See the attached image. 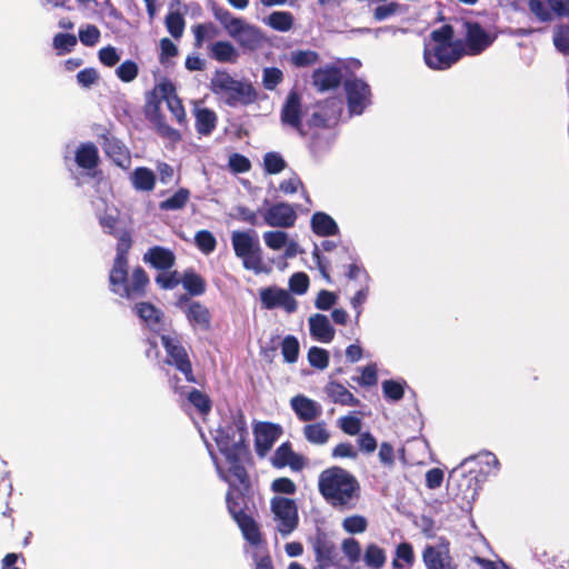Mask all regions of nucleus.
Listing matches in <instances>:
<instances>
[{
	"mask_svg": "<svg viewBox=\"0 0 569 569\" xmlns=\"http://www.w3.org/2000/svg\"><path fill=\"white\" fill-rule=\"evenodd\" d=\"M212 436L228 465L227 468L221 466L216 455L209 449L219 477L229 487L239 486L247 489L249 487V479L244 467L241 465V459L248 451V429L243 415L237 412L224 417L219 427L212 432Z\"/></svg>",
	"mask_w": 569,
	"mask_h": 569,
	"instance_id": "obj_1",
	"label": "nucleus"
},
{
	"mask_svg": "<svg viewBox=\"0 0 569 569\" xmlns=\"http://www.w3.org/2000/svg\"><path fill=\"white\" fill-rule=\"evenodd\" d=\"M166 101L169 111L172 113L179 124H184L187 120L186 110L183 104L176 92V87L168 80H162L154 86L152 91L147 97L144 113L148 121L152 124L156 132L164 140L171 148L181 140V134L178 130L170 127L164 117L160 112V104Z\"/></svg>",
	"mask_w": 569,
	"mask_h": 569,
	"instance_id": "obj_2",
	"label": "nucleus"
},
{
	"mask_svg": "<svg viewBox=\"0 0 569 569\" xmlns=\"http://www.w3.org/2000/svg\"><path fill=\"white\" fill-rule=\"evenodd\" d=\"M131 248V238L128 232H122L118 237L117 256L113 267L110 271L109 281L112 292L127 299H137L144 293L149 282L146 271L137 267L130 278L128 277L127 253Z\"/></svg>",
	"mask_w": 569,
	"mask_h": 569,
	"instance_id": "obj_3",
	"label": "nucleus"
},
{
	"mask_svg": "<svg viewBox=\"0 0 569 569\" xmlns=\"http://www.w3.org/2000/svg\"><path fill=\"white\" fill-rule=\"evenodd\" d=\"M318 488L323 499L340 510L355 508L360 496V485L356 477L340 467L323 470L319 476Z\"/></svg>",
	"mask_w": 569,
	"mask_h": 569,
	"instance_id": "obj_4",
	"label": "nucleus"
},
{
	"mask_svg": "<svg viewBox=\"0 0 569 569\" xmlns=\"http://www.w3.org/2000/svg\"><path fill=\"white\" fill-rule=\"evenodd\" d=\"M226 502L230 515L241 529L244 539L253 547L252 553H267L257 522L242 510L243 492L238 486L229 487Z\"/></svg>",
	"mask_w": 569,
	"mask_h": 569,
	"instance_id": "obj_5",
	"label": "nucleus"
},
{
	"mask_svg": "<svg viewBox=\"0 0 569 569\" xmlns=\"http://www.w3.org/2000/svg\"><path fill=\"white\" fill-rule=\"evenodd\" d=\"M211 90L231 107L249 104L257 99V92L251 83L237 80L223 70L214 72L211 78Z\"/></svg>",
	"mask_w": 569,
	"mask_h": 569,
	"instance_id": "obj_6",
	"label": "nucleus"
},
{
	"mask_svg": "<svg viewBox=\"0 0 569 569\" xmlns=\"http://www.w3.org/2000/svg\"><path fill=\"white\" fill-rule=\"evenodd\" d=\"M231 243L236 256L241 259L244 269L251 270L256 274L267 272L256 231H233L231 234Z\"/></svg>",
	"mask_w": 569,
	"mask_h": 569,
	"instance_id": "obj_7",
	"label": "nucleus"
},
{
	"mask_svg": "<svg viewBox=\"0 0 569 569\" xmlns=\"http://www.w3.org/2000/svg\"><path fill=\"white\" fill-rule=\"evenodd\" d=\"M270 511L276 530L282 537L289 536L297 529L299 513L296 500L289 497L273 496L270 499Z\"/></svg>",
	"mask_w": 569,
	"mask_h": 569,
	"instance_id": "obj_8",
	"label": "nucleus"
},
{
	"mask_svg": "<svg viewBox=\"0 0 569 569\" xmlns=\"http://www.w3.org/2000/svg\"><path fill=\"white\" fill-rule=\"evenodd\" d=\"M161 342L168 355V363L174 365L179 371H181L187 381L196 382L192 373L191 362L188 358L186 349L182 347L180 339L177 333H161Z\"/></svg>",
	"mask_w": 569,
	"mask_h": 569,
	"instance_id": "obj_9",
	"label": "nucleus"
},
{
	"mask_svg": "<svg viewBox=\"0 0 569 569\" xmlns=\"http://www.w3.org/2000/svg\"><path fill=\"white\" fill-rule=\"evenodd\" d=\"M425 61L431 69L443 70L450 68L461 56V46H426Z\"/></svg>",
	"mask_w": 569,
	"mask_h": 569,
	"instance_id": "obj_10",
	"label": "nucleus"
},
{
	"mask_svg": "<svg viewBox=\"0 0 569 569\" xmlns=\"http://www.w3.org/2000/svg\"><path fill=\"white\" fill-rule=\"evenodd\" d=\"M348 107L351 114H361L371 103L369 86L361 79H348L345 82Z\"/></svg>",
	"mask_w": 569,
	"mask_h": 569,
	"instance_id": "obj_11",
	"label": "nucleus"
},
{
	"mask_svg": "<svg viewBox=\"0 0 569 569\" xmlns=\"http://www.w3.org/2000/svg\"><path fill=\"white\" fill-rule=\"evenodd\" d=\"M423 562L428 569H456L449 549V541L439 538L435 546H427L422 553Z\"/></svg>",
	"mask_w": 569,
	"mask_h": 569,
	"instance_id": "obj_12",
	"label": "nucleus"
},
{
	"mask_svg": "<svg viewBox=\"0 0 569 569\" xmlns=\"http://www.w3.org/2000/svg\"><path fill=\"white\" fill-rule=\"evenodd\" d=\"M229 36L243 51H256L262 48L266 42V37L262 31L244 20H242Z\"/></svg>",
	"mask_w": 569,
	"mask_h": 569,
	"instance_id": "obj_13",
	"label": "nucleus"
},
{
	"mask_svg": "<svg viewBox=\"0 0 569 569\" xmlns=\"http://www.w3.org/2000/svg\"><path fill=\"white\" fill-rule=\"evenodd\" d=\"M262 217L268 226L277 228L293 227L297 220L295 207L286 202L270 206L262 211Z\"/></svg>",
	"mask_w": 569,
	"mask_h": 569,
	"instance_id": "obj_14",
	"label": "nucleus"
},
{
	"mask_svg": "<svg viewBox=\"0 0 569 569\" xmlns=\"http://www.w3.org/2000/svg\"><path fill=\"white\" fill-rule=\"evenodd\" d=\"M260 300L267 309L283 308L288 313L297 309V301L290 292L277 287L260 290Z\"/></svg>",
	"mask_w": 569,
	"mask_h": 569,
	"instance_id": "obj_15",
	"label": "nucleus"
},
{
	"mask_svg": "<svg viewBox=\"0 0 569 569\" xmlns=\"http://www.w3.org/2000/svg\"><path fill=\"white\" fill-rule=\"evenodd\" d=\"M281 432L282 430L278 425L271 422L257 423L253 429L257 453L264 457L279 439Z\"/></svg>",
	"mask_w": 569,
	"mask_h": 569,
	"instance_id": "obj_16",
	"label": "nucleus"
},
{
	"mask_svg": "<svg viewBox=\"0 0 569 569\" xmlns=\"http://www.w3.org/2000/svg\"><path fill=\"white\" fill-rule=\"evenodd\" d=\"M188 7L181 0H171L169 3V12L166 16L164 24L168 32L174 38L180 39L183 34L186 21L183 16L187 13Z\"/></svg>",
	"mask_w": 569,
	"mask_h": 569,
	"instance_id": "obj_17",
	"label": "nucleus"
},
{
	"mask_svg": "<svg viewBox=\"0 0 569 569\" xmlns=\"http://www.w3.org/2000/svg\"><path fill=\"white\" fill-rule=\"evenodd\" d=\"M301 114L300 97L296 91H291L281 110V122L282 124L289 126L303 134Z\"/></svg>",
	"mask_w": 569,
	"mask_h": 569,
	"instance_id": "obj_18",
	"label": "nucleus"
},
{
	"mask_svg": "<svg viewBox=\"0 0 569 569\" xmlns=\"http://www.w3.org/2000/svg\"><path fill=\"white\" fill-rule=\"evenodd\" d=\"M210 59L219 63H236L240 57L238 48L228 40H217L206 46Z\"/></svg>",
	"mask_w": 569,
	"mask_h": 569,
	"instance_id": "obj_19",
	"label": "nucleus"
},
{
	"mask_svg": "<svg viewBox=\"0 0 569 569\" xmlns=\"http://www.w3.org/2000/svg\"><path fill=\"white\" fill-rule=\"evenodd\" d=\"M495 39H496L495 34L488 33L478 23H468L467 24L468 53L479 54L486 48H488L493 42Z\"/></svg>",
	"mask_w": 569,
	"mask_h": 569,
	"instance_id": "obj_20",
	"label": "nucleus"
},
{
	"mask_svg": "<svg viewBox=\"0 0 569 569\" xmlns=\"http://www.w3.org/2000/svg\"><path fill=\"white\" fill-rule=\"evenodd\" d=\"M290 406L301 421H312L322 415L321 405L303 395L291 398Z\"/></svg>",
	"mask_w": 569,
	"mask_h": 569,
	"instance_id": "obj_21",
	"label": "nucleus"
},
{
	"mask_svg": "<svg viewBox=\"0 0 569 569\" xmlns=\"http://www.w3.org/2000/svg\"><path fill=\"white\" fill-rule=\"evenodd\" d=\"M183 312L188 322L194 330H209L211 325V315L209 309L198 301H190Z\"/></svg>",
	"mask_w": 569,
	"mask_h": 569,
	"instance_id": "obj_22",
	"label": "nucleus"
},
{
	"mask_svg": "<svg viewBox=\"0 0 569 569\" xmlns=\"http://www.w3.org/2000/svg\"><path fill=\"white\" fill-rule=\"evenodd\" d=\"M311 337L322 343H329L335 338V328L327 316L316 313L308 320Z\"/></svg>",
	"mask_w": 569,
	"mask_h": 569,
	"instance_id": "obj_23",
	"label": "nucleus"
},
{
	"mask_svg": "<svg viewBox=\"0 0 569 569\" xmlns=\"http://www.w3.org/2000/svg\"><path fill=\"white\" fill-rule=\"evenodd\" d=\"M340 110V101L336 99L327 100L323 106H319L318 110L312 113L309 123L313 127L329 126L337 120Z\"/></svg>",
	"mask_w": 569,
	"mask_h": 569,
	"instance_id": "obj_24",
	"label": "nucleus"
},
{
	"mask_svg": "<svg viewBox=\"0 0 569 569\" xmlns=\"http://www.w3.org/2000/svg\"><path fill=\"white\" fill-rule=\"evenodd\" d=\"M271 463L278 469L289 466L292 470L298 471L303 468V459L292 451L289 442H284L277 448L271 458Z\"/></svg>",
	"mask_w": 569,
	"mask_h": 569,
	"instance_id": "obj_25",
	"label": "nucleus"
},
{
	"mask_svg": "<svg viewBox=\"0 0 569 569\" xmlns=\"http://www.w3.org/2000/svg\"><path fill=\"white\" fill-rule=\"evenodd\" d=\"M340 80L341 71L337 67L319 68L312 74L313 84L320 91H326L338 87Z\"/></svg>",
	"mask_w": 569,
	"mask_h": 569,
	"instance_id": "obj_26",
	"label": "nucleus"
},
{
	"mask_svg": "<svg viewBox=\"0 0 569 569\" xmlns=\"http://www.w3.org/2000/svg\"><path fill=\"white\" fill-rule=\"evenodd\" d=\"M143 260L157 269L167 270L174 264L176 257L171 250L156 246L144 253Z\"/></svg>",
	"mask_w": 569,
	"mask_h": 569,
	"instance_id": "obj_27",
	"label": "nucleus"
},
{
	"mask_svg": "<svg viewBox=\"0 0 569 569\" xmlns=\"http://www.w3.org/2000/svg\"><path fill=\"white\" fill-rule=\"evenodd\" d=\"M134 310L139 318L154 332L162 333L163 321L161 312L150 303L136 305Z\"/></svg>",
	"mask_w": 569,
	"mask_h": 569,
	"instance_id": "obj_28",
	"label": "nucleus"
},
{
	"mask_svg": "<svg viewBox=\"0 0 569 569\" xmlns=\"http://www.w3.org/2000/svg\"><path fill=\"white\" fill-rule=\"evenodd\" d=\"M325 392L335 403L351 407L359 405V400L339 382L329 381L325 387Z\"/></svg>",
	"mask_w": 569,
	"mask_h": 569,
	"instance_id": "obj_29",
	"label": "nucleus"
},
{
	"mask_svg": "<svg viewBox=\"0 0 569 569\" xmlns=\"http://www.w3.org/2000/svg\"><path fill=\"white\" fill-rule=\"evenodd\" d=\"M132 187L138 191H152L156 186V174L147 167H138L130 174Z\"/></svg>",
	"mask_w": 569,
	"mask_h": 569,
	"instance_id": "obj_30",
	"label": "nucleus"
},
{
	"mask_svg": "<svg viewBox=\"0 0 569 569\" xmlns=\"http://www.w3.org/2000/svg\"><path fill=\"white\" fill-rule=\"evenodd\" d=\"M194 47L202 48L210 42L217 41L220 30L213 22H203L192 27Z\"/></svg>",
	"mask_w": 569,
	"mask_h": 569,
	"instance_id": "obj_31",
	"label": "nucleus"
},
{
	"mask_svg": "<svg viewBox=\"0 0 569 569\" xmlns=\"http://www.w3.org/2000/svg\"><path fill=\"white\" fill-rule=\"evenodd\" d=\"M196 130L201 136H209L217 126V114L208 108H197L194 110Z\"/></svg>",
	"mask_w": 569,
	"mask_h": 569,
	"instance_id": "obj_32",
	"label": "nucleus"
},
{
	"mask_svg": "<svg viewBox=\"0 0 569 569\" xmlns=\"http://www.w3.org/2000/svg\"><path fill=\"white\" fill-rule=\"evenodd\" d=\"M312 231L319 236L328 237L338 232L335 220L325 212H316L311 218Z\"/></svg>",
	"mask_w": 569,
	"mask_h": 569,
	"instance_id": "obj_33",
	"label": "nucleus"
},
{
	"mask_svg": "<svg viewBox=\"0 0 569 569\" xmlns=\"http://www.w3.org/2000/svg\"><path fill=\"white\" fill-rule=\"evenodd\" d=\"M303 436L310 443L318 446L327 443L330 439V432L323 421L306 425Z\"/></svg>",
	"mask_w": 569,
	"mask_h": 569,
	"instance_id": "obj_34",
	"label": "nucleus"
},
{
	"mask_svg": "<svg viewBox=\"0 0 569 569\" xmlns=\"http://www.w3.org/2000/svg\"><path fill=\"white\" fill-rule=\"evenodd\" d=\"M98 149L92 143L81 144L76 152V162L83 169H92L98 163Z\"/></svg>",
	"mask_w": 569,
	"mask_h": 569,
	"instance_id": "obj_35",
	"label": "nucleus"
},
{
	"mask_svg": "<svg viewBox=\"0 0 569 569\" xmlns=\"http://www.w3.org/2000/svg\"><path fill=\"white\" fill-rule=\"evenodd\" d=\"M293 22L295 18L289 11H274L266 19V23L279 32H288L291 30Z\"/></svg>",
	"mask_w": 569,
	"mask_h": 569,
	"instance_id": "obj_36",
	"label": "nucleus"
},
{
	"mask_svg": "<svg viewBox=\"0 0 569 569\" xmlns=\"http://www.w3.org/2000/svg\"><path fill=\"white\" fill-rule=\"evenodd\" d=\"M415 562V553L412 546L408 542L399 543L396 548L395 558L392 560L393 569L410 568Z\"/></svg>",
	"mask_w": 569,
	"mask_h": 569,
	"instance_id": "obj_37",
	"label": "nucleus"
},
{
	"mask_svg": "<svg viewBox=\"0 0 569 569\" xmlns=\"http://www.w3.org/2000/svg\"><path fill=\"white\" fill-rule=\"evenodd\" d=\"M363 561L371 569H381L387 561V556L382 548L376 543H369L365 550Z\"/></svg>",
	"mask_w": 569,
	"mask_h": 569,
	"instance_id": "obj_38",
	"label": "nucleus"
},
{
	"mask_svg": "<svg viewBox=\"0 0 569 569\" xmlns=\"http://www.w3.org/2000/svg\"><path fill=\"white\" fill-rule=\"evenodd\" d=\"M183 288L192 296H200L206 291V281L192 270L186 271L181 278Z\"/></svg>",
	"mask_w": 569,
	"mask_h": 569,
	"instance_id": "obj_39",
	"label": "nucleus"
},
{
	"mask_svg": "<svg viewBox=\"0 0 569 569\" xmlns=\"http://www.w3.org/2000/svg\"><path fill=\"white\" fill-rule=\"evenodd\" d=\"M473 461L478 462L481 466L480 471L486 475L493 473L499 468V461L497 457L491 452H482L476 457L468 458L462 462V465H467Z\"/></svg>",
	"mask_w": 569,
	"mask_h": 569,
	"instance_id": "obj_40",
	"label": "nucleus"
},
{
	"mask_svg": "<svg viewBox=\"0 0 569 569\" xmlns=\"http://www.w3.org/2000/svg\"><path fill=\"white\" fill-rule=\"evenodd\" d=\"M190 198V191L186 188H180L171 197L160 202L161 210H179L182 209Z\"/></svg>",
	"mask_w": 569,
	"mask_h": 569,
	"instance_id": "obj_41",
	"label": "nucleus"
},
{
	"mask_svg": "<svg viewBox=\"0 0 569 569\" xmlns=\"http://www.w3.org/2000/svg\"><path fill=\"white\" fill-rule=\"evenodd\" d=\"M119 212L113 206H106L103 213H98V219L103 231L116 234Z\"/></svg>",
	"mask_w": 569,
	"mask_h": 569,
	"instance_id": "obj_42",
	"label": "nucleus"
},
{
	"mask_svg": "<svg viewBox=\"0 0 569 569\" xmlns=\"http://www.w3.org/2000/svg\"><path fill=\"white\" fill-rule=\"evenodd\" d=\"M555 48L562 54L569 56V26L557 24L552 37Z\"/></svg>",
	"mask_w": 569,
	"mask_h": 569,
	"instance_id": "obj_43",
	"label": "nucleus"
},
{
	"mask_svg": "<svg viewBox=\"0 0 569 569\" xmlns=\"http://www.w3.org/2000/svg\"><path fill=\"white\" fill-rule=\"evenodd\" d=\"M186 395L188 401L199 411L200 415H207L211 410V400L202 391L191 389Z\"/></svg>",
	"mask_w": 569,
	"mask_h": 569,
	"instance_id": "obj_44",
	"label": "nucleus"
},
{
	"mask_svg": "<svg viewBox=\"0 0 569 569\" xmlns=\"http://www.w3.org/2000/svg\"><path fill=\"white\" fill-rule=\"evenodd\" d=\"M318 60L319 54L312 50H296L290 54V62L298 68L312 66Z\"/></svg>",
	"mask_w": 569,
	"mask_h": 569,
	"instance_id": "obj_45",
	"label": "nucleus"
},
{
	"mask_svg": "<svg viewBox=\"0 0 569 569\" xmlns=\"http://www.w3.org/2000/svg\"><path fill=\"white\" fill-rule=\"evenodd\" d=\"M270 489L274 496H293L297 492L296 483L287 477L276 478L271 482Z\"/></svg>",
	"mask_w": 569,
	"mask_h": 569,
	"instance_id": "obj_46",
	"label": "nucleus"
},
{
	"mask_svg": "<svg viewBox=\"0 0 569 569\" xmlns=\"http://www.w3.org/2000/svg\"><path fill=\"white\" fill-rule=\"evenodd\" d=\"M197 247L204 254H209L214 251L217 241L214 236L207 230L198 231L194 236Z\"/></svg>",
	"mask_w": 569,
	"mask_h": 569,
	"instance_id": "obj_47",
	"label": "nucleus"
},
{
	"mask_svg": "<svg viewBox=\"0 0 569 569\" xmlns=\"http://www.w3.org/2000/svg\"><path fill=\"white\" fill-rule=\"evenodd\" d=\"M266 172L277 174L286 168V161L278 152H268L263 157Z\"/></svg>",
	"mask_w": 569,
	"mask_h": 569,
	"instance_id": "obj_48",
	"label": "nucleus"
},
{
	"mask_svg": "<svg viewBox=\"0 0 569 569\" xmlns=\"http://www.w3.org/2000/svg\"><path fill=\"white\" fill-rule=\"evenodd\" d=\"M342 528L348 533H362L368 528V521L363 516L353 515L343 519Z\"/></svg>",
	"mask_w": 569,
	"mask_h": 569,
	"instance_id": "obj_49",
	"label": "nucleus"
},
{
	"mask_svg": "<svg viewBox=\"0 0 569 569\" xmlns=\"http://www.w3.org/2000/svg\"><path fill=\"white\" fill-rule=\"evenodd\" d=\"M289 236L284 231H267L263 241L271 250H281L288 243Z\"/></svg>",
	"mask_w": 569,
	"mask_h": 569,
	"instance_id": "obj_50",
	"label": "nucleus"
},
{
	"mask_svg": "<svg viewBox=\"0 0 569 569\" xmlns=\"http://www.w3.org/2000/svg\"><path fill=\"white\" fill-rule=\"evenodd\" d=\"M281 352L287 362H296L299 356V342L297 338L287 336L282 341Z\"/></svg>",
	"mask_w": 569,
	"mask_h": 569,
	"instance_id": "obj_51",
	"label": "nucleus"
},
{
	"mask_svg": "<svg viewBox=\"0 0 569 569\" xmlns=\"http://www.w3.org/2000/svg\"><path fill=\"white\" fill-rule=\"evenodd\" d=\"M279 189L286 194H291L301 190L307 202H310L309 196L305 190L303 183L297 174H292L288 179L281 181V183L279 184Z\"/></svg>",
	"mask_w": 569,
	"mask_h": 569,
	"instance_id": "obj_52",
	"label": "nucleus"
},
{
	"mask_svg": "<svg viewBox=\"0 0 569 569\" xmlns=\"http://www.w3.org/2000/svg\"><path fill=\"white\" fill-rule=\"evenodd\" d=\"M308 360L315 368L323 370L329 365V353L319 347H311L308 352Z\"/></svg>",
	"mask_w": 569,
	"mask_h": 569,
	"instance_id": "obj_53",
	"label": "nucleus"
},
{
	"mask_svg": "<svg viewBox=\"0 0 569 569\" xmlns=\"http://www.w3.org/2000/svg\"><path fill=\"white\" fill-rule=\"evenodd\" d=\"M139 72L138 64L132 60H126L123 61L117 69L116 74L117 77L123 81V82H131L133 81Z\"/></svg>",
	"mask_w": 569,
	"mask_h": 569,
	"instance_id": "obj_54",
	"label": "nucleus"
},
{
	"mask_svg": "<svg viewBox=\"0 0 569 569\" xmlns=\"http://www.w3.org/2000/svg\"><path fill=\"white\" fill-rule=\"evenodd\" d=\"M214 17L222 24L228 34H230L243 20L241 18L234 17L226 9H217L214 11Z\"/></svg>",
	"mask_w": 569,
	"mask_h": 569,
	"instance_id": "obj_55",
	"label": "nucleus"
},
{
	"mask_svg": "<svg viewBox=\"0 0 569 569\" xmlns=\"http://www.w3.org/2000/svg\"><path fill=\"white\" fill-rule=\"evenodd\" d=\"M528 7L530 12L540 22H549L553 18L551 10L545 4L542 0H529Z\"/></svg>",
	"mask_w": 569,
	"mask_h": 569,
	"instance_id": "obj_56",
	"label": "nucleus"
},
{
	"mask_svg": "<svg viewBox=\"0 0 569 569\" xmlns=\"http://www.w3.org/2000/svg\"><path fill=\"white\" fill-rule=\"evenodd\" d=\"M77 37L71 33H58L53 38V47L59 54L70 52L77 44Z\"/></svg>",
	"mask_w": 569,
	"mask_h": 569,
	"instance_id": "obj_57",
	"label": "nucleus"
},
{
	"mask_svg": "<svg viewBox=\"0 0 569 569\" xmlns=\"http://www.w3.org/2000/svg\"><path fill=\"white\" fill-rule=\"evenodd\" d=\"M100 30L94 24H87L79 30V40L83 46L93 47L99 42Z\"/></svg>",
	"mask_w": 569,
	"mask_h": 569,
	"instance_id": "obj_58",
	"label": "nucleus"
},
{
	"mask_svg": "<svg viewBox=\"0 0 569 569\" xmlns=\"http://www.w3.org/2000/svg\"><path fill=\"white\" fill-rule=\"evenodd\" d=\"M341 549L350 563H356L360 560L361 548L355 538L345 539Z\"/></svg>",
	"mask_w": 569,
	"mask_h": 569,
	"instance_id": "obj_59",
	"label": "nucleus"
},
{
	"mask_svg": "<svg viewBox=\"0 0 569 569\" xmlns=\"http://www.w3.org/2000/svg\"><path fill=\"white\" fill-rule=\"evenodd\" d=\"M316 560L318 562L315 569H326L332 562V549L326 543H317L315 546Z\"/></svg>",
	"mask_w": 569,
	"mask_h": 569,
	"instance_id": "obj_60",
	"label": "nucleus"
},
{
	"mask_svg": "<svg viewBox=\"0 0 569 569\" xmlns=\"http://www.w3.org/2000/svg\"><path fill=\"white\" fill-rule=\"evenodd\" d=\"M382 391L387 399L398 401L403 397V383L396 380H385Z\"/></svg>",
	"mask_w": 569,
	"mask_h": 569,
	"instance_id": "obj_61",
	"label": "nucleus"
},
{
	"mask_svg": "<svg viewBox=\"0 0 569 569\" xmlns=\"http://www.w3.org/2000/svg\"><path fill=\"white\" fill-rule=\"evenodd\" d=\"M453 37V30L451 26H442L441 28L433 30L431 33V38L435 42V46H460L459 43H453L451 41Z\"/></svg>",
	"mask_w": 569,
	"mask_h": 569,
	"instance_id": "obj_62",
	"label": "nucleus"
},
{
	"mask_svg": "<svg viewBox=\"0 0 569 569\" xmlns=\"http://www.w3.org/2000/svg\"><path fill=\"white\" fill-rule=\"evenodd\" d=\"M377 371V365L370 363L361 369V376L355 378V381L365 387L375 386L378 381Z\"/></svg>",
	"mask_w": 569,
	"mask_h": 569,
	"instance_id": "obj_63",
	"label": "nucleus"
},
{
	"mask_svg": "<svg viewBox=\"0 0 569 569\" xmlns=\"http://www.w3.org/2000/svg\"><path fill=\"white\" fill-rule=\"evenodd\" d=\"M283 79V73L278 68H266L262 74L263 87L273 90Z\"/></svg>",
	"mask_w": 569,
	"mask_h": 569,
	"instance_id": "obj_64",
	"label": "nucleus"
}]
</instances>
